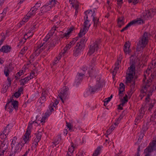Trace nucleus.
Returning <instances> with one entry per match:
<instances>
[{
  "instance_id": "nucleus-1",
  "label": "nucleus",
  "mask_w": 156,
  "mask_h": 156,
  "mask_svg": "<svg viewBox=\"0 0 156 156\" xmlns=\"http://www.w3.org/2000/svg\"><path fill=\"white\" fill-rule=\"evenodd\" d=\"M151 72V69L148 68L144 72L143 79V87L141 90V93H145V94L147 95V96L145 98L146 101L149 99V97L151 95V93L153 91L152 89L150 87L152 79L151 76L152 74H151L149 76ZM143 95H144V94Z\"/></svg>"
},
{
  "instance_id": "nucleus-2",
  "label": "nucleus",
  "mask_w": 156,
  "mask_h": 156,
  "mask_svg": "<svg viewBox=\"0 0 156 156\" xmlns=\"http://www.w3.org/2000/svg\"><path fill=\"white\" fill-rule=\"evenodd\" d=\"M126 83L130 87L131 90L133 92L135 87V82L133 77L135 75L134 66L133 65L131 68H129L126 73Z\"/></svg>"
},
{
  "instance_id": "nucleus-3",
  "label": "nucleus",
  "mask_w": 156,
  "mask_h": 156,
  "mask_svg": "<svg viewBox=\"0 0 156 156\" xmlns=\"http://www.w3.org/2000/svg\"><path fill=\"white\" fill-rule=\"evenodd\" d=\"M54 43L51 44L49 42L46 43L44 41H40L37 42L36 51L39 54L46 49L48 51L51 48L54 46Z\"/></svg>"
},
{
  "instance_id": "nucleus-4",
  "label": "nucleus",
  "mask_w": 156,
  "mask_h": 156,
  "mask_svg": "<svg viewBox=\"0 0 156 156\" xmlns=\"http://www.w3.org/2000/svg\"><path fill=\"white\" fill-rule=\"evenodd\" d=\"M150 34L149 33L145 32L140 38L139 44L137 45V49L139 51H142L147 44Z\"/></svg>"
},
{
  "instance_id": "nucleus-5",
  "label": "nucleus",
  "mask_w": 156,
  "mask_h": 156,
  "mask_svg": "<svg viewBox=\"0 0 156 156\" xmlns=\"http://www.w3.org/2000/svg\"><path fill=\"white\" fill-rule=\"evenodd\" d=\"M85 41V39L84 38H82L80 42L77 43L73 51V55L74 56L77 57L80 55L83 50V48L85 46L84 44Z\"/></svg>"
},
{
  "instance_id": "nucleus-6",
  "label": "nucleus",
  "mask_w": 156,
  "mask_h": 156,
  "mask_svg": "<svg viewBox=\"0 0 156 156\" xmlns=\"http://www.w3.org/2000/svg\"><path fill=\"white\" fill-rule=\"evenodd\" d=\"M18 104L19 102L17 101L12 99L6 104L5 108L9 113H11L14 109L16 111L18 110Z\"/></svg>"
},
{
  "instance_id": "nucleus-7",
  "label": "nucleus",
  "mask_w": 156,
  "mask_h": 156,
  "mask_svg": "<svg viewBox=\"0 0 156 156\" xmlns=\"http://www.w3.org/2000/svg\"><path fill=\"white\" fill-rule=\"evenodd\" d=\"M100 44V40L95 41L93 43H91L87 54V55L90 56L94 53H96L98 50Z\"/></svg>"
},
{
  "instance_id": "nucleus-8",
  "label": "nucleus",
  "mask_w": 156,
  "mask_h": 156,
  "mask_svg": "<svg viewBox=\"0 0 156 156\" xmlns=\"http://www.w3.org/2000/svg\"><path fill=\"white\" fill-rule=\"evenodd\" d=\"M31 131H30V127L27 128L26 133L23 136V139L20 141V145L22 147H23L25 144L29 143L30 140V138L31 137L30 135Z\"/></svg>"
},
{
  "instance_id": "nucleus-9",
  "label": "nucleus",
  "mask_w": 156,
  "mask_h": 156,
  "mask_svg": "<svg viewBox=\"0 0 156 156\" xmlns=\"http://www.w3.org/2000/svg\"><path fill=\"white\" fill-rule=\"evenodd\" d=\"M84 21L83 23V28L80 29V32L78 34L79 37H82L87 33L90 26V24L89 23L90 20L84 18Z\"/></svg>"
},
{
  "instance_id": "nucleus-10",
  "label": "nucleus",
  "mask_w": 156,
  "mask_h": 156,
  "mask_svg": "<svg viewBox=\"0 0 156 156\" xmlns=\"http://www.w3.org/2000/svg\"><path fill=\"white\" fill-rule=\"evenodd\" d=\"M101 86V83L98 82L95 87H91L86 90L84 93V97H87L92 94L94 93L96 90L99 89Z\"/></svg>"
},
{
  "instance_id": "nucleus-11",
  "label": "nucleus",
  "mask_w": 156,
  "mask_h": 156,
  "mask_svg": "<svg viewBox=\"0 0 156 156\" xmlns=\"http://www.w3.org/2000/svg\"><path fill=\"white\" fill-rule=\"evenodd\" d=\"M69 88L67 87H63L58 91V96L63 103H64V100L68 98V96Z\"/></svg>"
},
{
  "instance_id": "nucleus-12",
  "label": "nucleus",
  "mask_w": 156,
  "mask_h": 156,
  "mask_svg": "<svg viewBox=\"0 0 156 156\" xmlns=\"http://www.w3.org/2000/svg\"><path fill=\"white\" fill-rule=\"evenodd\" d=\"M156 150V140H153L149 145L144 150V156H152L150 153L153 150Z\"/></svg>"
},
{
  "instance_id": "nucleus-13",
  "label": "nucleus",
  "mask_w": 156,
  "mask_h": 156,
  "mask_svg": "<svg viewBox=\"0 0 156 156\" xmlns=\"http://www.w3.org/2000/svg\"><path fill=\"white\" fill-rule=\"evenodd\" d=\"M96 61V58L94 57L90 61V63L89 64V69H91V70H90L89 72H88L90 76L93 77V76L96 77L95 74L96 73V70H95V68L94 66L95 65V62Z\"/></svg>"
},
{
  "instance_id": "nucleus-14",
  "label": "nucleus",
  "mask_w": 156,
  "mask_h": 156,
  "mask_svg": "<svg viewBox=\"0 0 156 156\" xmlns=\"http://www.w3.org/2000/svg\"><path fill=\"white\" fill-rule=\"evenodd\" d=\"M42 134L41 132L39 131L36 134V136L34 138L32 144V146L34 148H36L38 145V143L41 140Z\"/></svg>"
},
{
  "instance_id": "nucleus-15",
  "label": "nucleus",
  "mask_w": 156,
  "mask_h": 156,
  "mask_svg": "<svg viewBox=\"0 0 156 156\" xmlns=\"http://www.w3.org/2000/svg\"><path fill=\"white\" fill-rule=\"evenodd\" d=\"M78 39V37H76L73 38L66 46L64 48L62 51V53L61 54L62 55L63 54H66V51L72 47Z\"/></svg>"
},
{
  "instance_id": "nucleus-16",
  "label": "nucleus",
  "mask_w": 156,
  "mask_h": 156,
  "mask_svg": "<svg viewBox=\"0 0 156 156\" xmlns=\"http://www.w3.org/2000/svg\"><path fill=\"white\" fill-rule=\"evenodd\" d=\"M155 14L154 10L150 9L149 10L145 11L143 13L141 17L144 20H147L151 18Z\"/></svg>"
},
{
  "instance_id": "nucleus-17",
  "label": "nucleus",
  "mask_w": 156,
  "mask_h": 156,
  "mask_svg": "<svg viewBox=\"0 0 156 156\" xmlns=\"http://www.w3.org/2000/svg\"><path fill=\"white\" fill-rule=\"evenodd\" d=\"M76 148V144L72 142L71 143L69 147L67 154L73 155L74 154V151Z\"/></svg>"
},
{
  "instance_id": "nucleus-18",
  "label": "nucleus",
  "mask_w": 156,
  "mask_h": 156,
  "mask_svg": "<svg viewBox=\"0 0 156 156\" xmlns=\"http://www.w3.org/2000/svg\"><path fill=\"white\" fill-rule=\"evenodd\" d=\"M84 75L85 73H78L77 74L75 80V83L76 84H78L82 81Z\"/></svg>"
},
{
  "instance_id": "nucleus-19",
  "label": "nucleus",
  "mask_w": 156,
  "mask_h": 156,
  "mask_svg": "<svg viewBox=\"0 0 156 156\" xmlns=\"http://www.w3.org/2000/svg\"><path fill=\"white\" fill-rule=\"evenodd\" d=\"M94 13V12H93L91 10L87 11L85 12V16L84 18L90 20V19L92 17V19H93V16H95Z\"/></svg>"
},
{
  "instance_id": "nucleus-20",
  "label": "nucleus",
  "mask_w": 156,
  "mask_h": 156,
  "mask_svg": "<svg viewBox=\"0 0 156 156\" xmlns=\"http://www.w3.org/2000/svg\"><path fill=\"white\" fill-rule=\"evenodd\" d=\"M144 21L142 18H137L133 20L129 23L131 26L134 25H140L143 23Z\"/></svg>"
},
{
  "instance_id": "nucleus-21",
  "label": "nucleus",
  "mask_w": 156,
  "mask_h": 156,
  "mask_svg": "<svg viewBox=\"0 0 156 156\" xmlns=\"http://www.w3.org/2000/svg\"><path fill=\"white\" fill-rule=\"evenodd\" d=\"M38 117V115L36 116V119L35 121H31L29 122L28 126L27 128H28L29 126L30 127V131L32 127V125H34L35 126H37L40 124V122H39V119H38L37 118Z\"/></svg>"
},
{
  "instance_id": "nucleus-22",
  "label": "nucleus",
  "mask_w": 156,
  "mask_h": 156,
  "mask_svg": "<svg viewBox=\"0 0 156 156\" xmlns=\"http://www.w3.org/2000/svg\"><path fill=\"white\" fill-rule=\"evenodd\" d=\"M130 44L129 42H126L124 45L123 50L126 55L129 54L130 52Z\"/></svg>"
},
{
  "instance_id": "nucleus-23",
  "label": "nucleus",
  "mask_w": 156,
  "mask_h": 156,
  "mask_svg": "<svg viewBox=\"0 0 156 156\" xmlns=\"http://www.w3.org/2000/svg\"><path fill=\"white\" fill-rule=\"evenodd\" d=\"M22 147L20 145V143H18L16 144L13 149H12V152L14 154L18 153L21 150Z\"/></svg>"
},
{
  "instance_id": "nucleus-24",
  "label": "nucleus",
  "mask_w": 156,
  "mask_h": 156,
  "mask_svg": "<svg viewBox=\"0 0 156 156\" xmlns=\"http://www.w3.org/2000/svg\"><path fill=\"white\" fill-rule=\"evenodd\" d=\"M11 49L10 46L6 45L2 47L0 49L1 51L5 53H8L10 52Z\"/></svg>"
},
{
  "instance_id": "nucleus-25",
  "label": "nucleus",
  "mask_w": 156,
  "mask_h": 156,
  "mask_svg": "<svg viewBox=\"0 0 156 156\" xmlns=\"http://www.w3.org/2000/svg\"><path fill=\"white\" fill-rule=\"evenodd\" d=\"M54 111V108L51 106H49L48 108L47 109L46 112L45 113L44 116L45 118L47 119L49 116L51 115L52 112Z\"/></svg>"
},
{
  "instance_id": "nucleus-26",
  "label": "nucleus",
  "mask_w": 156,
  "mask_h": 156,
  "mask_svg": "<svg viewBox=\"0 0 156 156\" xmlns=\"http://www.w3.org/2000/svg\"><path fill=\"white\" fill-rule=\"evenodd\" d=\"M12 127L13 126L12 124L8 125L3 130V133H4L5 134L8 135L9 133L12 130Z\"/></svg>"
},
{
  "instance_id": "nucleus-27",
  "label": "nucleus",
  "mask_w": 156,
  "mask_h": 156,
  "mask_svg": "<svg viewBox=\"0 0 156 156\" xmlns=\"http://www.w3.org/2000/svg\"><path fill=\"white\" fill-rule=\"evenodd\" d=\"M25 67L23 68L21 70L17 72L15 76V77L16 79H19L20 78L21 76L23 75L25 72Z\"/></svg>"
},
{
  "instance_id": "nucleus-28",
  "label": "nucleus",
  "mask_w": 156,
  "mask_h": 156,
  "mask_svg": "<svg viewBox=\"0 0 156 156\" xmlns=\"http://www.w3.org/2000/svg\"><path fill=\"white\" fill-rule=\"evenodd\" d=\"M6 142V141H5L1 142L0 149L1 151H2L3 154H4L3 153L5 151L7 148V145H5Z\"/></svg>"
},
{
  "instance_id": "nucleus-29",
  "label": "nucleus",
  "mask_w": 156,
  "mask_h": 156,
  "mask_svg": "<svg viewBox=\"0 0 156 156\" xmlns=\"http://www.w3.org/2000/svg\"><path fill=\"white\" fill-rule=\"evenodd\" d=\"M51 9V6L49 5L43 6L41 8V13H40V15H41L45 12H46L48 10H50Z\"/></svg>"
},
{
  "instance_id": "nucleus-30",
  "label": "nucleus",
  "mask_w": 156,
  "mask_h": 156,
  "mask_svg": "<svg viewBox=\"0 0 156 156\" xmlns=\"http://www.w3.org/2000/svg\"><path fill=\"white\" fill-rule=\"evenodd\" d=\"M119 97H122L123 95L122 92L125 90V86L123 83H121L119 84Z\"/></svg>"
},
{
  "instance_id": "nucleus-31",
  "label": "nucleus",
  "mask_w": 156,
  "mask_h": 156,
  "mask_svg": "<svg viewBox=\"0 0 156 156\" xmlns=\"http://www.w3.org/2000/svg\"><path fill=\"white\" fill-rule=\"evenodd\" d=\"M122 117L120 116L119 117V118L117 119V122H115L114 123V125H112L109 128L112 131H113L115 128V126H117L119 123V121L122 118Z\"/></svg>"
},
{
  "instance_id": "nucleus-32",
  "label": "nucleus",
  "mask_w": 156,
  "mask_h": 156,
  "mask_svg": "<svg viewBox=\"0 0 156 156\" xmlns=\"http://www.w3.org/2000/svg\"><path fill=\"white\" fill-rule=\"evenodd\" d=\"M121 61V59H119L117 61V62L115 63V67L114 68V70L113 71V74H115L119 69V65Z\"/></svg>"
},
{
  "instance_id": "nucleus-33",
  "label": "nucleus",
  "mask_w": 156,
  "mask_h": 156,
  "mask_svg": "<svg viewBox=\"0 0 156 156\" xmlns=\"http://www.w3.org/2000/svg\"><path fill=\"white\" fill-rule=\"evenodd\" d=\"M62 53V51L59 53L57 57H56V58L55 59L53 63V65H55L58 62L59 60L61 58L65 55V54H63L62 55H61Z\"/></svg>"
},
{
  "instance_id": "nucleus-34",
  "label": "nucleus",
  "mask_w": 156,
  "mask_h": 156,
  "mask_svg": "<svg viewBox=\"0 0 156 156\" xmlns=\"http://www.w3.org/2000/svg\"><path fill=\"white\" fill-rule=\"evenodd\" d=\"M102 147H97L94 152L92 156H98L99 155L101 152Z\"/></svg>"
},
{
  "instance_id": "nucleus-35",
  "label": "nucleus",
  "mask_w": 156,
  "mask_h": 156,
  "mask_svg": "<svg viewBox=\"0 0 156 156\" xmlns=\"http://www.w3.org/2000/svg\"><path fill=\"white\" fill-rule=\"evenodd\" d=\"M37 10L36 9L32 7L30 10L28 12V15H30L31 17L34 16L37 12Z\"/></svg>"
},
{
  "instance_id": "nucleus-36",
  "label": "nucleus",
  "mask_w": 156,
  "mask_h": 156,
  "mask_svg": "<svg viewBox=\"0 0 156 156\" xmlns=\"http://www.w3.org/2000/svg\"><path fill=\"white\" fill-rule=\"evenodd\" d=\"M136 62L135 60V57L133 56H131L130 57V66L129 67L130 68H131V67L133 65V66H134V70H135V64Z\"/></svg>"
},
{
  "instance_id": "nucleus-37",
  "label": "nucleus",
  "mask_w": 156,
  "mask_h": 156,
  "mask_svg": "<svg viewBox=\"0 0 156 156\" xmlns=\"http://www.w3.org/2000/svg\"><path fill=\"white\" fill-rule=\"evenodd\" d=\"M29 80H30V79L28 76H27L20 80V83L21 85H24L26 84Z\"/></svg>"
},
{
  "instance_id": "nucleus-38",
  "label": "nucleus",
  "mask_w": 156,
  "mask_h": 156,
  "mask_svg": "<svg viewBox=\"0 0 156 156\" xmlns=\"http://www.w3.org/2000/svg\"><path fill=\"white\" fill-rule=\"evenodd\" d=\"M1 134L0 135V141L2 142L4 141H7V140L6 139L7 134H5L4 133Z\"/></svg>"
},
{
  "instance_id": "nucleus-39",
  "label": "nucleus",
  "mask_w": 156,
  "mask_h": 156,
  "mask_svg": "<svg viewBox=\"0 0 156 156\" xmlns=\"http://www.w3.org/2000/svg\"><path fill=\"white\" fill-rule=\"evenodd\" d=\"M118 24L119 27H121L124 24V19L123 17H119L118 20Z\"/></svg>"
},
{
  "instance_id": "nucleus-40",
  "label": "nucleus",
  "mask_w": 156,
  "mask_h": 156,
  "mask_svg": "<svg viewBox=\"0 0 156 156\" xmlns=\"http://www.w3.org/2000/svg\"><path fill=\"white\" fill-rule=\"evenodd\" d=\"M51 36L50 34H48L45 37L44 39L43 40V41H44L46 43H48V42H49L50 41L49 39H50ZM50 43L51 44H53V43H51V42H50Z\"/></svg>"
},
{
  "instance_id": "nucleus-41",
  "label": "nucleus",
  "mask_w": 156,
  "mask_h": 156,
  "mask_svg": "<svg viewBox=\"0 0 156 156\" xmlns=\"http://www.w3.org/2000/svg\"><path fill=\"white\" fill-rule=\"evenodd\" d=\"M34 34V32L31 31L30 32H29L27 34H26L24 35V38L26 39H27L30 37L32 36Z\"/></svg>"
},
{
  "instance_id": "nucleus-42",
  "label": "nucleus",
  "mask_w": 156,
  "mask_h": 156,
  "mask_svg": "<svg viewBox=\"0 0 156 156\" xmlns=\"http://www.w3.org/2000/svg\"><path fill=\"white\" fill-rule=\"evenodd\" d=\"M12 141L11 144V148L12 149H13V148L14 147V146L16 145L15 144L16 143V138L15 137H14L13 139L11 140Z\"/></svg>"
},
{
  "instance_id": "nucleus-43",
  "label": "nucleus",
  "mask_w": 156,
  "mask_h": 156,
  "mask_svg": "<svg viewBox=\"0 0 156 156\" xmlns=\"http://www.w3.org/2000/svg\"><path fill=\"white\" fill-rule=\"evenodd\" d=\"M11 72L7 68L4 67V74L6 77L9 76L10 73Z\"/></svg>"
},
{
  "instance_id": "nucleus-44",
  "label": "nucleus",
  "mask_w": 156,
  "mask_h": 156,
  "mask_svg": "<svg viewBox=\"0 0 156 156\" xmlns=\"http://www.w3.org/2000/svg\"><path fill=\"white\" fill-rule=\"evenodd\" d=\"M38 25H39L36 23H34L33 24V27L31 29V31L34 32L35 31V29L37 28Z\"/></svg>"
},
{
  "instance_id": "nucleus-45",
  "label": "nucleus",
  "mask_w": 156,
  "mask_h": 156,
  "mask_svg": "<svg viewBox=\"0 0 156 156\" xmlns=\"http://www.w3.org/2000/svg\"><path fill=\"white\" fill-rule=\"evenodd\" d=\"M31 17L30 15H28V13L23 18L22 20V21L24 22H27L28 21V20Z\"/></svg>"
},
{
  "instance_id": "nucleus-46",
  "label": "nucleus",
  "mask_w": 156,
  "mask_h": 156,
  "mask_svg": "<svg viewBox=\"0 0 156 156\" xmlns=\"http://www.w3.org/2000/svg\"><path fill=\"white\" fill-rule=\"evenodd\" d=\"M127 97L126 95L125 96H124L123 97V98L122 100L121 103L120 104V105H123L126 103L127 102L128 100L127 99Z\"/></svg>"
},
{
  "instance_id": "nucleus-47",
  "label": "nucleus",
  "mask_w": 156,
  "mask_h": 156,
  "mask_svg": "<svg viewBox=\"0 0 156 156\" xmlns=\"http://www.w3.org/2000/svg\"><path fill=\"white\" fill-rule=\"evenodd\" d=\"M66 126L67 127V128L69 129V131L71 132L73 131V126L72 125L71 123L66 122Z\"/></svg>"
},
{
  "instance_id": "nucleus-48",
  "label": "nucleus",
  "mask_w": 156,
  "mask_h": 156,
  "mask_svg": "<svg viewBox=\"0 0 156 156\" xmlns=\"http://www.w3.org/2000/svg\"><path fill=\"white\" fill-rule=\"evenodd\" d=\"M7 80L8 84L5 87V88H6V90L11 86V78L9 76L7 77Z\"/></svg>"
},
{
  "instance_id": "nucleus-49",
  "label": "nucleus",
  "mask_w": 156,
  "mask_h": 156,
  "mask_svg": "<svg viewBox=\"0 0 156 156\" xmlns=\"http://www.w3.org/2000/svg\"><path fill=\"white\" fill-rule=\"evenodd\" d=\"M93 21L94 22V26H97L99 24L98 19L95 17V16H93Z\"/></svg>"
},
{
  "instance_id": "nucleus-50",
  "label": "nucleus",
  "mask_w": 156,
  "mask_h": 156,
  "mask_svg": "<svg viewBox=\"0 0 156 156\" xmlns=\"http://www.w3.org/2000/svg\"><path fill=\"white\" fill-rule=\"evenodd\" d=\"M36 76V75L34 71H32L30 73V76H28V77L29 78L30 80L31 79H32L33 78H34Z\"/></svg>"
},
{
  "instance_id": "nucleus-51",
  "label": "nucleus",
  "mask_w": 156,
  "mask_h": 156,
  "mask_svg": "<svg viewBox=\"0 0 156 156\" xmlns=\"http://www.w3.org/2000/svg\"><path fill=\"white\" fill-rule=\"evenodd\" d=\"M28 49L27 46H26L21 50L20 53L22 55H24L26 52V51Z\"/></svg>"
},
{
  "instance_id": "nucleus-52",
  "label": "nucleus",
  "mask_w": 156,
  "mask_h": 156,
  "mask_svg": "<svg viewBox=\"0 0 156 156\" xmlns=\"http://www.w3.org/2000/svg\"><path fill=\"white\" fill-rule=\"evenodd\" d=\"M46 99L44 96H41L39 98V101L41 104L43 103L46 101Z\"/></svg>"
},
{
  "instance_id": "nucleus-53",
  "label": "nucleus",
  "mask_w": 156,
  "mask_h": 156,
  "mask_svg": "<svg viewBox=\"0 0 156 156\" xmlns=\"http://www.w3.org/2000/svg\"><path fill=\"white\" fill-rule=\"evenodd\" d=\"M71 34L69 32L67 31V32L64 33L63 35V37H65L66 38H68L70 36Z\"/></svg>"
},
{
  "instance_id": "nucleus-54",
  "label": "nucleus",
  "mask_w": 156,
  "mask_h": 156,
  "mask_svg": "<svg viewBox=\"0 0 156 156\" xmlns=\"http://www.w3.org/2000/svg\"><path fill=\"white\" fill-rule=\"evenodd\" d=\"M58 27L55 26L53 27L50 30V34L52 35L54 33L55 31L56 30V28H58Z\"/></svg>"
},
{
  "instance_id": "nucleus-55",
  "label": "nucleus",
  "mask_w": 156,
  "mask_h": 156,
  "mask_svg": "<svg viewBox=\"0 0 156 156\" xmlns=\"http://www.w3.org/2000/svg\"><path fill=\"white\" fill-rule=\"evenodd\" d=\"M5 67L7 68L10 71L12 72L14 69V67H13L12 64H10L9 65L7 66H5Z\"/></svg>"
},
{
  "instance_id": "nucleus-56",
  "label": "nucleus",
  "mask_w": 156,
  "mask_h": 156,
  "mask_svg": "<svg viewBox=\"0 0 156 156\" xmlns=\"http://www.w3.org/2000/svg\"><path fill=\"white\" fill-rule=\"evenodd\" d=\"M40 119H41L40 120H39L40 124L41 123L42 125H43L45 123V120L47 119L45 118L44 116H43L41 118H40Z\"/></svg>"
},
{
  "instance_id": "nucleus-57",
  "label": "nucleus",
  "mask_w": 156,
  "mask_h": 156,
  "mask_svg": "<svg viewBox=\"0 0 156 156\" xmlns=\"http://www.w3.org/2000/svg\"><path fill=\"white\" fill-rule=\"evenodd\" d=\"M148 126L147 124H144L142 128V130L144 132L146 131L148 129Z\"/></svg>"
},
{
  "instance_id": "nucleus-58",
  "label": "nucleus",
  "mask_w": 156,
  "mask_h": 156,
  "mask_svg": "<svg viewBox=\"0 0 156 156\" xmlns=\"http://www.w3.org/2000/svg\"><path fill=\"white\" fill-rule=\"evenodd\" d=\"M72 6L75 9H78L79 6V3L76 1L72 5Z\"/></svg>"
},
{
  "instance_id": "nucleus-59",
  "label": "nucleus",
  "mask_w": 156,
  "mask_h": 156,
  "mask_svg": "<svg viewBox=\"0 0 156 156\" xmlns=\"http://www.w3.org/2000/svg\"><path fill=\"white\" fill-rule=\"evenodd\" d=\"M131 26V25H130L129 23L126 26L123 28L121 30V32H122L124 30H127L128 29V28L130 27Z\"/></svg>"
},
{
  "instance_id": "nucleus-60",
  "label": "nucleus",
  "mask_w": 156,
  "mask_h": 156,
  "mask_svg": "<svg viewBox=\"0 0 156 156\" xmlns=\"http://www.w3.org/2000/svg\"><path fill=\"white\" fill-rule=\"evenodd\" d=\"M128 2L129 3L133 2V4L135 5L139 2V0H128Z\"/></svg>"
},
{
  "instance_id": "nucleus-61",
  "label": "nucleus",
  "mask_w": 156,
  "mask_h": 156,
  "mask_svg": "<svg viewBox=\"0 0 156 156\" xmlns=\"http://www.w3.org/2000/svg\"><path fill=\"white\" fill-rule=\"evenodd\" d=\"M111 99H108V98H105L104 100V105L105 106L107 105L108 103L110 101Z\"/></svg>"
},
{
  "instance_id": "nucleus-62",
  "label": "nucleus",
  "mask_w": 156,
  "mask_h": 156,
  "mask_svg": "<svg viewBox=\"0 0 156 156\" xmlns=\"http://www.w3.org/2000/svg\"><path fill=\"white\" fill-rule=\"evenodd\" d=\"M58 104V102L57 101H55L53 104L52 105L50 104L49 106H52V107L53 108V107H54L55 108H56V106Z\"/></svg>"
},
{
  "instance_id": "nucleus-63",
  "label": "nucleus",
  "mask_w": 156,
  "mask_h": 156,
  "mask_svg": "<svg viewBox=\"0 0 156 156\" xmlns=\"http://www.w3.org/2000/svg\"><path fill=\"white\" fill-rule=\"evenodd\" d=\"M57 2V1L56 0H51L50 2V4L52 6L54 5Z\"/></svg>"
},
{
  "instance_id": "nucleus-64",
  "label": "nucleus",
  "mask_w": 156,
  "mask_h": 156,
  "mask_svg": "<svg viewBox=\"0 0 156 156\" xmlns=\"http://www.w3.org/2000/svg\"><path fill=\"white\" fill-rule=\"evenodd\" d=\"M47 92L48 91L47 90H45L43 91L42 93V96H44L45 98H46V97L48 95Z\"/></svg>"
}]
</instances>
